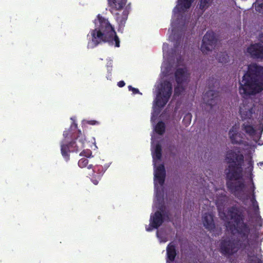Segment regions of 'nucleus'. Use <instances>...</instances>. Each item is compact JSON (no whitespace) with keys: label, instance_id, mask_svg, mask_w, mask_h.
<instances>
[{"label":"nucleus","instance_id":"f257e3e1","mask_svg":"<svg viewBox=\"0 0 263 263\" xmlns=\"http://www.w3.org/2000/svg\"><path fill=\"white\" fill-rule=\"evenodd\" d=\"M227 212L232 222H228L226 227L231 235L222 237L218 247L219 252L230 258L238 252L244 251L249 246L251 228L244 221L245 214L240 207L233 205L228 208Z\"/></svg>","mask_w":263,"mask_h":263},{"label":"nucleus","instance_id":"f03ea898","mask_svg":"<svg viewBox=\"0 0 263 263\" xmlns=\"http://www.w3.org/2000/svg\"><path fill=\"white\" fill-rule=\"evenodd\" d=\"M244 156L238 147H234L228 151L226 160L228 164V171L226 173L228 189L238 198L241 196L245 187L242 182H233L232 180H238L242 178V166L244 163Z\"/></svg>","mask_w":263,"mask_h":263},{"label":"nucleus","instance_id":"7ed1b4c3","mask_svg":"<svg viewBox=\"0 0 263 263\" xmlns=\"http://www.w3.org/2000/svg\"><path fill=\"white\" fill-rule=\"evenodd\" d=\"M238 90L244 98L261 92L263 91V66L255 62L249 64L239 82Z\"/></svg>","mask_w":263,"mask_h":263},{"label":"nucleus","instance_id":"20e7f679","mask_svg":"<svg viewBox=\"0 0 263 263\" xmlns=\"http://www.w3.org/2000/svg\"><path fill=\"white\" fill-rule=\"evenodd\" d=\"M77 124L73 123L70 128L63 132L64 138L61 143V151L66 161L69 159L70 152H78L84 147L85 139Z\"/></svg>","mask_w":263,"mask_h":263},{"label":"nucleus","instance_id":"39448f33","mask_svg":"<svg viewBox=\"0 0 263 263\" xmlns=\"http://www.w3.org/2000/svg\"><path fill=\"white\" fill-rule=\"evenodd\" d=\"M96 28L91 31L92 42L95 46L102 43H108L115 46H120V40L116 32L107 19L97 17L94 21Z\"/></svg>","mask_w":263,"mask_h":263},{"label":"nucleus","instance_id":"423d86ee","mask_svg":"<svg viewBox=\"0 0 263 263\" xmlns=\"http://www.w3.org/2000/svg\"><path fill=\"white\" fill-rule=\"evenodd\" d=\"M190 17H175L173 18L171 22V27L173 38L174 41L175 47L177 48L180 45L181 38L184 36L187 30V24L186 21H189Z\"/></svg>","mask_w":263,"mask_h":263},{"label":"nucleus","instance_id":"0eeeda50","mask_svg":"<svg viewBox=\"0 0 263 263\" xmlns=\"http://www.w3.org/2000/svg\"><path fill=\"white\" fill-rule=\"evenodd\" d=\"M172 93V84L167 80L161 84L155 100V104L159 108H163L168 101Z\"/></svg>","mask_w":263,"mask_h":263},{"label":"nucleus","instance_id":"6e6552de","mask_svg":"<svg viewBox=\"0 0 263 263\" xmlns=\"http://www.w3.org/2000/svg\"><path fill=\"white\" fill-rule=\"evenodd\" d=\"M127 0H108V3L110 7V12L114 15L127 16L129 13L130 6L128 5L124 7Z\"/></svg>","mask_w":263,"mask_h":263},{"label":"nucleus","instance_id":"1a4fd4ad","mask_svg":"<svg viewBox=\"0 0 263 263\" xmlns=\"http://www.w3.org/2000/svg\"><path fill=\"white\" fill-rule=\"evenodd\" d=\"M217 40L215 33L212 31H208L203 36L201 45V51L203 53H208L215 47Z\"/></svg>","mask_w":263,"mask_h":263},{"label":"nucleus","instance_id":"9d476101","mask_svg":"<svg viewBox=\"0 0 263 263\" xmlns=\"http://www.w3.org/2000/svg\"><path fill=\"white\" fill-rule=\"evenodd\" d=\"M251 58L259 61L263 60V44L260 43L251 44L246 49Z\"/></svg>","mask_w":263,"mask_h":263},{"label":"nucleus","instance_id":"9b49d317","mask_svg":"<svg viewBox=\"0 0 263 263\" xmlns=\"http://www.w3.org/2000/svg\"><path fill=\"white\" fill-rule=\"evenodd\" d=\"M239 126L235 124L230 129L228 135L231 142L233 144H245L246 142L243 140V134L239 132Z\"/></svg>","mask_w":263,"mask_h":263},{"label":"nucleus","instance_id":"f8f14e48","mask_svg":"<svg viewBox=\"0 0 263 263\" xmlns=\"http://www.w3.org/2000/svg\"><path fill=\"white\" fill-rule=\"evenodd\" d=\"M108 167V166H103L102 165H97L94 167L92 166V172L89 175L91 177V181L94 184H98L99 181L100 180Z\"/></svg>","mask_w":263,"mask_h":263},{"label":"nucleus","instance_id":"ddd939ff","mask_svg":"<svg viewBox=\"0 0 263 263\" xmlns=\"http://www.w3.org/2000/svg\"><path fill=\"white\" fill-rule=\"evenodd\" d=\"M194 0H178L177 5L174 9V12L177 14V16H182V14L189 9Z\"/></svg>","mask_w":263,"mask_h":263},{"label":"nucleus","instance_id":"4468645a","mask_svg":"<svg viewBox=\"0 0 263 263\" xmlns=\"http://www.w3.org/2000/svg\"><path fill=\"white\" fill-rule=\"evenodd\" d=\"M218 93V91L210 89L203 95V100L206 105L212 107L217 103Z\"/></svg>","mask_w":263,"mask_h":263},{"label":"nucleus","instance_id":"2eb2a0df","mask_svg":"<svg viewBox=\"0 0 263 263\" xmlns=\"http://www.w3.org/2000/svg\"><path fill=\"white\" fill-rule=\"evenodd\" d=\"M239 114L242 120L251 119L255 112L253 105L243 104L239 107Z\"/></svg>","mask_w":263,"mask_h":263},{"label":"nucleus","instance_id":"dca6fc26","mask_svg":"<svg viewBox=\"0 0 263 263\" xmlns=\"http://www.w3.org/2000/svg\"><path fill=\"white\" fill-rule=\"evenodd\" d=\"M165 216V214H162L158 211H156L153 216H151V227L153 228L158 229L163 223ZM166 216L167 217V215Z\"/></svg>","mask_w":263,"mask_h":263},{"label":"nucleus","instance_id":"f3484780","mask_svg":"<svg viewBox=\"0 0 263 263\" xmlns=\"http://www.w3.org/2000/svg\"><path fill=\"white\" fill-rule=\"evenodd\" d=\"M190 77L187 70L185 68H178L175 72V77L177 84H183L187 82Z\"/></svg>","mask_w":263,"mask_h":263},{"label":"nucleus","instance_id":"a211bd4d","mask_svg":"<svg viewBox=\"0 0 263 263\" xmlns=\"http://www.w3.org/2000/svg\"><path fill=\"white\" fill-rule=\"evenodd\" d=\"M155 181H158L160 185H162L165 181V170L163 164L159 165L155 172Z\"/></svg>","mask_w":263,"mask_h":263},{"label":"nucleus","instance_id":"6ab92c4d","mask_svg":"<svg viewBox=\"0 0 263 263\" xmlns=\"http://www.w3.org/2000/svg\"><path fill=\"white\" fill-rule=\"evenodd\" d=\"M202 221L205 229L210 231H214L215 225L212 214L207 213H204L202 216Z\"/></svg>","mask_w":263,"mask_h":263},{"label":"nucleus","instance_id":"aec40b11","mask_svg":"<svg viewBox=\"0 0 263 263\" xmlns=\"http://www.w3.org/2000/svg\"><path fill=\"white\" fill-rule=\"evenodd\" d=\"M166 262H173L175 260L177 255V250L175 244L173 242H170L166 247Z\"/></svg>","mask_w":263,"mask_h":263},{"label":"nucleus","instance_id":"412c9836","mask_svg":"<svg viewBox=\"0 0 263 263\" xmlns=\"http://www.w3.org/2000/svg\"><path fill=\"white\" fill-rule=\"evenodd\" d=\"M212 0H199L195 11L197 12V16H201L205 10L210 6Z\"/></svg>","mask_w":263,"mask_h":263},{"label":"nucleus","instance_id":"4be33fe9","mask_svg":"<svg viewBox=\"0 0 263 263\" xmlns=\"http://www.w3.org/2000/svg\"><path fill=\"white\" fill-rule=\"evenodd\" d=\"M250 245L245 250L247 253L248 263H262V260L254 254V251L250 249Z\"/></svg>","mask_w":263,"mask_h":263},{"label":"nucleus","instance_id":"5701e85b","mask_svg":"<svg viewBox=\"0 0 263 263\" xmlns=\"http://www.w3.org/2000/svg\"><path fill=\"white\" fill-rule=\"evenodd\" d=\"M228 201V197L226 195L225 192L219 195L216 200V203L218 209L223 207Z\"/></svg>","mask_w":263,"mask_h":263},{"label":"nucleus","instance_id":"b1692460","mask_svg":"<svg viewBox=\"0 0 263 263\" xmlns=\"http://www.w3.org/2000/svg\"><path fill=\"white\" fill-rule=\"evenodd\" d=\"M242 129L249 135H254L255 134V130L252 125L249 123H245L242 125Z\"/></svg>","mask_w":263,"mask_h":263},{"label":"nucleus","instance_id":"393cba45","mask_svg":"<svg viewBox=\"0 0 263 263\" xmlns=\"http://www.w3.org/2000/svg\"><path fill=\"white\" fill-rule=\"evenodd\" d=\"M162 157V148L160 144H157L153 154L154 159L160 160Z\"/></svg>","mask_w":263,"mask_h":263},{"label":"nucleus","instance_id":"a878e982","mask_svg":"<svg viewBox=\"0 0 263 263\" xmlns=\"http://www.w3.org/2000/svg\"><path fill=\"white\" fill-rule=\"evenodd\" d=\"M165 130V123L162 121H159L155 126V132L160 135H163Z\"/></svg>","mask_w":263,"mask_h":263},{"label":"nucleus","instance_id":"bb28decb","mask_svg":"<svg viewBox=\"0 0 263 263\" xmlns=\"http://www.w3.org/2000/svg\"><path fill=\"white\" fill-rule=\"evenodd\" d=\"M88 160L86 158H82L79 160L78 162V165L81 168L87 167L88 169H91L92 168V164H88Z\"/></svg>","mask_w":263,"mask_h":263},{"label":"nucleus","instance_id":"cd10ccee","mask_svg":"<svg viewBox=\"0 0 263 263\" xmlns=\"http://www.w3.org/2000/svg\"><path fill=\"white\" fill-rule=\"evenodd\" d=\"M217 59L219 62L226 64L229 62V57L226 52H221L217 55Z\"/></svg>","mask_w":263,"mask_h":263},{"label":"nucleus","instance_id":"c85d7f7f","mask_svg":"<svg viewBox=\"0 0 263 263\" xmlns=\"http://www.w3.org/2000/svg\"><path fill=\"white\" fill-rule=\"evenodd\" d=\"M184 90V88L182 84H177L174 88V95L176 96H180Z\"/></svg>","mask_w":263,"mask_h":263},{"label":"nucleus","instance_id":"c756f323","mask_svg":"<svg viewBox=\"0 0 263 263\" xmlns=\"http://www.w3.org/2000/svg\"><path fill=\"white\" fill-rule=\"evenodd\" d=\"M261 0H256L257 4H255V10L259 13L263 14V2L260 3Z\"/></svg>","mask_w":263,"mask_h":263},{"label":"nucleus","instance_id":"7c9ffc66","mask_svg":"<svg viewBox=\"0 0 263 263\" xmlns=\"http://www.w3.org/2000/svg\"><path fill=\"white\" fill-rule=\"evenodd\" d=\"M91 151L89 149H86L83 151L81 153V156H85L87 158H89L91 156Z\"/></svg>","mask_w":263,"mask_h":263},{"label":"nucleus","instance_id":"2f4dec72","mask_svg":"<svg viewBox=\"0 0 263 263\" xmlns=\"http://www.w3.org/2000/svg\"><path fill=\"white\" fill-rule=\"evenodd\" d=\"M248 167L247 168L248 170L250 172H252L253 169V164H254V161L252 160V158H250L249 161H248Z\"/></svg>","mask_w":263,"mask_h":263},{"label":"nucleus","instance_id":"473e14b6","mask_svg":"<svg viewBox=\"0 0 263 263\" xmlns=\"http://www.w3.org/2000/svg\"><path fill=\"white\" fill-rule=\"evenodd\" d=\"M253 194H252V198L251 199V202L252 203V204L253 205H254L255 203H257V201L255 199V195H254V189H255V186L254 185V184H253Z\"/></svg>","mask_w":263,"mask_h":263},{"label":"nucleus","instance_id":"72a5a7b5","mask_svg":"<svg viewBox=\"0 0 263 263\" xmlns=\"http://www.w3.org/2000/svg\"><path fill=\"white\" fill-rule=\"evenodd\" d=\"M128 89L133 92L134 94H137L139 93V90L138 89L133 87L132 86L129 85L128 86Z\"/></svg>","mask_w":263,"mask_h":263},{"label":"nucleus","instance_id":"f704fd0d","mask_svg":"<svg viewBox=\"0 0 263 263\" xmlns=\"http://www.w3.org/2000/svg\"><path fill=\"white\" fill-rule=\"evenodd\" d=\"M258 39L260 41L259 43L263 44V32L260 33L258 36Z\"/></svg>","mask_w":263,"mask_h":263},{"label":"nucleus","instance_id":"c9c22d12","mask_svg":"<svg viewBox=\"0 0 263 263\" xmlns=\"http://www.w3.org/2000/svg\"><path fill=\"white\" fill-rule=\"evenodd\" d=\"M125 85V82L123 81H120L118 83V86L119 87H122L124 86Z\"/></svg>","mask_w":263,"mask_h":263},{"label":"nucleus","instance_id":"e433bc0d","mask_svg":"<svg viewBox=\"0 0 263 263\" xmlns=\"http://www.w3.org/2000/svg\"><path fill=\"white\" fill-rule=\"evenodd\" d=\"M97 123V122L95 120H90L88 121V123L90 125H95Z\"/></svg>","mask_w":263,"mask_h":263},{"label":"nucleus","instance_id":"4c0bfd02","mask_svg":"<svg viewBox=\"0 0 263 263\" xmlns=\"http://www.w3.org/2000/svg\"><path fill=\"white\" fill-rule=\"evenodd\" d=\"M152 230V229L151 228H146V231H150Z\"/></svg>","mask_w":263,"mask_h":263},{"label":"nucleus","instance_id":"58836bf2","mask_svg":"<svg viewBox=\"0 0 263 263\" xmlns=\"http://www.w3.org/2000/svg\"><path fill=\"white\" fill-rule=\"evenodd\" d=\"M157 235L158 237H159V233H158V232H157Z\"/></svg>","mask_w":263,"mask_h":263},{"label":"nucleus","instance_id":"ea45409f","mask_svg":"<svg viewBox=\"0 0 263 263\" xmlns=\"http://www.w3.org/2000/svg\"><path fill=\"white\" fill-rule=\"evenodd\" d=\"M97 16L99 17L101 16L100 14H98Z\"/></svg>","mask_w":263,"mask_h":263}]
</instances>
